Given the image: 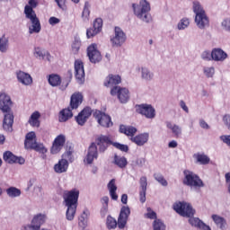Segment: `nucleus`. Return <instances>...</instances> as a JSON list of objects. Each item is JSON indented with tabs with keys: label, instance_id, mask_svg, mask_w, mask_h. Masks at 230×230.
I'll return each mask as SVG.
<instances>
[{
	"label": "nucleus",
	"instance_id": "b1692460",
	"mask_svg": "<svg viewBox=\"0 0 230 230\" xmlns=\"http://www.w3.org/2000/svg\"><path fill=\"white\" fill-rule=\"evenodd\" d=\"M4 161L9 164H13V163H18V164H24L25 160L22 157L15 156L12 152L7 151L4 153Z\"/></svg>",
	"mask_w": 230,
	"mask_h": 230
},
{
	"label": "nucleus",
	"instance_id": "f3484780",
	"mask_svg": "<svg viewBox=\"0 0 230 230\" xmlns=\"http://www.w3.org/2000/svg\"><path fill=\"white\" fill-rule=\"evenodd\" d=\"M95 159H98V147L96 146V144L93 143L89 146L88 152L84 161L85 164H93Z\"/></svg>",
	"mask_w": 230,
	"mask_h": 230
},
{
	"label": "nucleus",
	"instance_id": "412c9836",
	"mask_svg": "<svg viewBox=\"0 0 230 230\" xmlns=\"http://www.w3.org/2000/svg\"><path fill=\"white\" fill-rule=\"evenodd\" d=\"M16 78L19 84H22V85L28 86L33 84V78L31 77V75L24 71L16 72Z\"/></svg>",
	"mask_w": 230,
	"mask_h": 230
},
{
	"label": "nucleus",
	"instance_id": "cd10ccee",
	"mask_svg": "<svg viewBox=\"0 0 230 230\" xmlns=\"http://www.w3.org/2000/svg\"><path fill=\"white\" fill-rule=\"evenodd\" d=\"M120 82L121 76L111 74L106 77L104 81V85L105 87H112V89H114V87H116V85H119Z\"/></svg>",
	"mask_w": 230,
	"mask_h": 230
},
{
	"label": "nucleus",
	"instance_id": "3c124183",
	"mask_svg": "<svg viewBox=\"0 0 230 230\" xmlns=\"http://www.w3.org/2000/svg\"><path fill=\"white\" fill-rule=\"evenodd\" d=\"M93 28L100 33V31H102V28H103V20H102V18L95 19L93 21Z\"/></svg>",
	"mask_w": 230,
	"mask_h": 230
},
{
	"label": "nucleus",
	"instance_id": "2eb2a0df",
	"mask_svg": "<svg viewBox=\"0 0 230 230\" xmlns=\"http://www.w3.org/2000/svg\"><path fill=\"white\" fill-rule=\"evenodd\" d=\"M75 76L77 84H84L85 82V70L84 69V62L82 60L75 61Z\"/></svg>",
	"mask_w": 230,
	"mask_h": 230
},
{
	"label": "nucleus",
	"instance_id": "6e6552de",
	"mask_svg": "<svg viewBox=\"0 0 230 230\" xmlns=\"http://www.w3.org/2000/svg\"><path fill=\"white\" fill-rule=\"evenodd\" d=\"M182 184H184V186H189V188H192L193 190H200V188H204V181H202V179H200L197 173L190 170L183 171Z\"/></svg>",
	"mask_w": 230,
	"mask_h": 230
},
{
	"label": "nucleus",
	"instance_id": "4be33fe9",
	"mask_svg": "<svg viewBox=\"0 0 230 230\" xmlns=\"http://www.w3.org/2000/svg\"><path fill=\"white\" fill-rule=\"evenodd\" d=\"M228 58L229 55H227L224 49L220 48H215L212 49V60H214V62H226Z\"/></svg>",
	"mask_w": 230,
	"mask_h": 230
},
{
	"label": "nucleus",
	"instance_id": "f03ea898",
	"mask_svg": "<svg viewBox=\"0 0 230 230\" xmlns=\"http://www.w3.org/2000/svg\"><path fill=\"white\" fill-rule=\"evenodd\" d=\"M12 98L6 93H0V111L4 112L3 128L6 132H12L13 113L12 112Z\"/></svg>",
	"mask_w": 230,
	"mask_h": 230
},
{
	"label": "nucleus",
	"instance_id": "864d4df0",
	"mask_svg": "<svg viewBox=\"0 0 230 230\" xmlns=\"http://www.w3.org/2000/svg\"><path fill=\"white\" fill-rule=\"evenodd\" d=\"M99 31H97L96 29H94L93 27L89 28L86 30V37L87 39H93V37H96V35H98Z\"/></svg>",
	"mask_w": 230,
	"mask_h": 230
},
{
	"label": "nucleus",
	"instance_id": "5701e85b",
	"mask_svg": "<svg viewBox=\"0 0 230 230\" xmlns=\"http://www.w3.org/2000/svg\"><path fill=\"white\" fill-rule=\"evenodd\" d=\"M140 71V78L143 82H152L155 78V74L148 66L138 67Z\"/></svg>",
	"mask_w": 230,
	"mask_h": 230
},
{
	"label": "nucleus",
	"instance_id": "79ce46f5",
	"mask_svg": "<svg viewBox=\"0 0 230 230\" xmlns=\"http://www.w3.org/2000/svg\"><path fill=\"white\" fill-rule=\"evenodd\" d=\"M8 48H10V41L8 40V38L2 36L0 38V52L6 53L8 51Z\"/></svg>",
	"mask_w": 230,
	"mask_h": 230
},
{
	"label": "nucleus",
	"instance_id": "bb28decb",
	"mask_svg": "<svg viewBox=\"0 0 230 230\" xmlns=\"http://www.w3.org/2000/svg\"><path fill=\"white\" fill-rule=\"evenodd\" d=\"M82 102H84V95H82L80 93H75L72 94L70 99V107L72 111H75L82 105Z\"/></svg>",
	"mask_w": 230,
	"mask_h": 230
},
{
	"label": "nucleus",
	"instance_id": "37998d69",
	"mask_svg": "<svg viewBox=\"0 0 230 230\" xmlns=\"http://www.w3.org/2000/svg\"><path fill=\"white\" fill-rule=\"evenodd\" d=\"M24 14H25L26 19H29L31 22L36 21L37 19H39L37 17V13H35V11L33 9H31L30 6L24 7Z\"/></svg>",
	"mask_w": 230,
	"mask_h": 230
},
{
	"label": "nucleus",
	"instance_id": "2f4dec72",
	"mask_svg": "<svg viewBox=\"0 0 230 230\" xmlns=\"http://www.w3.org/2000/svg\"><path fill=\"white\" fill-rule=\"evenodd\" d=\"M193 159L196 161V163L198 164H209V161H211V159L209 158V156H208L206 154L204 153H196L193 155Z\"/></svg>",
	"mask_w": 230,
	"mask_h": 230
},
{
	"label": "nucleus",
	"instance_id": "a211bd4d",
	"mask_svg": "<svg viewBox=\"0 0 230 230\" xmlns=\"http://www.w3.org/2000/svg\"><path fill=\"white\" fill-rule=\"evenodd\" d=\"M93 114V110L89 107L84 108L79 114L75 117L76 123L81 127H84L87 122V119L91 118Z\"/></svg>",
	"mask_w": 230,
	"mask_h": 230
},
{
	"label": "nucleus",
	"instance_id": "774afa93",
	"mask_svg": "<svg viewBox=\"0 0 230 230\" xmlns=\"http://www.w3.org/2000/svg\"><path fill=\"white\" fill-rule=\"evenodd\" d=\"M102 206H104L105 208H108L109 206V197L105 196L102 199Z\"/></svg>",
	"mask_w": 230,
	"mask_h": 230
},
{
	"label": "nucleus",
	"instance_id": "a878e982",
	"mask_svg": "<svg viewBox=\"0 0 230 230\" xmlns=\"http://www.w3.org/2000/svg\"><path fill=\"white\" fill-rule=\"evenodd\" d=\"M37 143V135L34 131H31L26 134L25 141H24V147L26 150H31L33 146H35Z\"/></svg>",
	"mask_w": 230,
	"mask_h": 230
},
{
	"label": "nucleus",
	"instance_id": "a18cd8bd",
	"mask_svg": "<svg viewBox=\"0 0 230 230\" xmlns=\"http://www.w3.org/2000/svg\"><path fill=\"white\" fill-rule=\"evenodd\" d=\"M153 230H166V225L161 219H155L153 222Z\"/></svg>",
	"mask_w": 230,
	"mask_h": 230
},
{
	"label": "nucleus",
	"instance_id": "c9c22d12",
	"mask_svg": "<svg viewBox=\"0 0 230 230\" xmlns=\"http://www.w3.org/2000/svg\"><path fill=\"white\" fill-rule=\"evenodd\" d=\"M40 113L39 111H34L28 123L31 125V127H36L37 128H39L40 127Z\"/></svg>",
	"mask_w": 230,
	"mask_h": 230
},
{
	"label": "nucleus",
	"instance_id": "aec40b11",
	"mask_svg": "<svg viewBox=\"0 0 230 230\" xmlns=\"http://www.w3.org/2000/svg\"><path fill=\"white\" fill-rule=\"evenodd\" d=\"M131 143L137 145V146H145L150 139V134L148 132L140 133L135 137H129Z\"/></svg>",
	"mask_w": 230,
	"mask_h": 230
},
{
	"label": "nucleus",
	"instance_id": "58836bf2",
	"mask_svg": "<svg viewBox=\"0 0 230 230\" xmlns=\"http://www.w3.org/2000/svg\"><path fill=\"white\" fill-rule=\"evenodd\" d=\"M48 80L49 85H51L52 87H58V85L62 84V78H60V75L57 74L49 75Z\"/></svg>",
	"mask_w": 230,
	"mask_h": 230
},
{
	"label": "nucleus",
	"instance_id": "72a5a7b5",
	"mask_svg": "<svg viewBox=\"0 0 230 230\" xmlns=\"http://www.w3.org/2000/svg\"><path fill=\"white\" fill-rule=\"evenodd\" d=\"M166 128L172 130V134L179 137L182 135V128L181 126L172 123L171 121L165 122Z\"/></svg>",
	"mask_w": 230,
	"mask_h": 230
},
{
	"label": "nucleus",
	"instance_id": "0e129e2a",
	"mask_svg": "<svg viewBox=\"0 0 230 230\" xmlns=\"http://www.w3.org/2000/svg\"><path fill=\"white\" fill-rule=\"evenodd\" d=\"M139 197L140 202H142V204H144V202H146V190H140Z\"/></svg>",
	"mask_w": 230,
	"mask_h": 230
},
{
	"label": "nucleus",
	"instance_id": "603ef678",
	"mask_svg": "<svg viewBox=\"0 0 230 230\" xmlns=\"http://www.w3.org/2000/svg\"><path fill=\"white\" fill-rule=\"evenodd\" d=\"M201 58L206 62H211V60H213V50L211 52H209L208 50L203 51L201 53Z\"/></svg>",
	"mask_w": 230,
	"mask_h": 230
},
{
	"label": "nucleus",
	"instance_id": "0eeeda50",
	"mask_svg": "<svg viewBox=\"0 0 230 230\" xmlns=\"http://www.w3.org/2000/svg\"><path fill=\"white\" fill-rule=\"evenodd\" d=\"M95 144L97 146H99L100 152H105L109 145H112L114 148L120 150V152H128V146L118 142H112L111 141V137L103 135H101L96 138Z\"/></svg>",
	"mask_w": 230,
	"mask_h": 230
},
{
	"label": "nucleus",
	"instance_id": "9b49d317",
	"mask_svg": "<svg viewBox=\"0 0 230 230\" xmlns=\"http://www.w3.org/2000/svg\"><path fill=\"white\" fill-rule=\"evenodd\" d=\"M93 118H95L97 123H99V125L104 128H109L113 125L111 116L105 112L95 111L93 113Z\"/></svg>",
	"mask_w": 230,
	"mask_h": 230
},
{
	"label": "nucleus",
	"instance_id": "f8f14e48",
	"mask_svg": "<svg viewBox=\"0 0 230 230\" xmlns=\"http://www.w3.org/2000/svg\"><path fill=\"white\" fill-rule=\"evenodd\" d=\"M111 96H118L120 103H127L130 99V93L127 88H121L119 86H115L111 90Z\"/></svg>",
	"mask_w": 230,
	"mask_h": 230
},
{
	"label": "nucleus",
	"instance_id": "7ed1b4c3",
	"mask_svg": "<svg viewBox=\"0 0 230 230\" xmlns=\"http://www.w3.org/2000/svg\"><path fill=\"white\" fill-rule=\"evenodd\" d=\"M78 197H80V190L78 189L66 190L63 193L64 203L67 208L66 218L70 222L75 220V215H76V208H78Z\"/></svg>",
	"mask_w": 230,
	"mask_h": 230
},
{
	"label": "nucleus",
	"instance_id": "6ab92c4d",
	"mask_svg": "<svg viewBox=\"0 0 230 230\" xmlns=\"http://www.w3.org/2000/svg\"><path fill=\"white\" fill-rule=\"evenodd\" d=\"M33 57L38 60H48V62H51V60L53 59L51 54H49V52L46 51L40 47H34Z\"/></svg>",
	"mask_w": 230,
	"mask_h": 230
},
{
	"label": "nucleus",
	"instance_id": "9d476101",
	"mask_svg": "<svg viewBox=\"0 0 230 230\" xmlns=\"http://www.w3.org/2000/svg\"><path fill=\"white\" fill-rule=\"evenodd\" d=\"M46 214H37L35 215L31 224L25 225L24 229L25 230H40V226H44L46 224Z\"/></svg>",
	"mask_w": 230,
	"mask_h": 230
},
{
	"label": "nucleus",
	"instance_id": "49530a36",
	"mask_svg": "<svg viewBox=\"0 0 230 230\" xmlns=\"http://www.w3.org/2000/svg\"><path fill=\"white\" fill-rule=\"evenodd\" d=\"M203 73L207 78H213V76H215V66H205Z\"/></svg>",
	"mask_w": 230,
	"mask_h": 230
},
{
	"label": "nucleus",
	"instance_id": "e433bc0d",
	"mask_svg": "<svg viewBox=\"0 0 230 230\" xmlns=\"http://www.w3.org/2000/svg\"><path fill=\"white\" fill-rule=\"evenodd\" d=\"M31 26H29V33L30 35H33V33H40V30L42 27L40 26V21L39 19L31 21Z\"/></svg>",
	"mask_w": 230,
	"mask_h": 230
},
{
	"label": "nucleus",
	"instance_id": "423d86ee",
	"mask_svg": "<svg viewBox=\"0 0 230 230\" xmlns=\"http://www.w3.org/2000/svg\"><path fill=\"white\" fill-rule=\"evenodd\" d=\"M128 217H130V208L123 206L120 209L118 222L114 217L109 216L107 217V226L109 229H114L118 226L119 229H124L125 226H127Z\"/></svg>",
	"mask_w": 230,
	"mask_h": 230
},
{
	"label": "nucleus",
	"instance_id": "6e6d98bb",
	"mask_svg": "<svg viewBox=\"0 0 230 230\" xmlns=\"http://www.w3.org/2000/svg\"><path fill=\"white\" fill-rule=\"evenodd\" d=\"M139 184H140V190L146 191V186H148V181L146 176H142L140 178Z\"/></svg>",
	"mask_w": 230,
	"mask_h": 230
},
{
	"label": "nucleus",
	"instance_id": "4d7b16f0",
	"mask_svg": "<svg viewBox=\"0 0 230 230\" xmlns=\"http://www.w3.org/2000/svg\"><path fill=\"white\" fill-rule=\"evenodd\" d=\"M146 218H150V220H158L157 214L150 208H147V213L146 214Z\"/></svg>",
	"mask_w": 230,
	"mask_h": 230
},
{
	"label": "nucleus",
	"instance_id": "052dcab7",
	"mask_svg": "<svg viewBox=\"0 0 230 230\" xmlns=\"http://www.w3.org/2000/svg\"><path fill=\"white\" fill-rule=\"evenodd\" d=\"M59 23H60V19H58L55 16H52L49 19V24H50V26H55Z\"/></svg>",
	"mask_w": 230,
	"mask_h": 230
},
{
	"label": "nucleus",
	"instance_id": "de8ad7c7",
	"mask_svg": "<svg viewBox=\"0 0 230 230\" xmlns=\"http://www.w3.org/2000/svg\"><path fill=\"white\" fill-rule=\"evenodd\" d=\"M31 150H35V152H40V154H46L48 152V148L43 144H38L37 142Z\"/></svg>",
	"mask_w": 230,
	"mask_h": 230
},
{
	"label": "nucleus",
	"instance_id": "c756f323",
	"mask_svg": "<svg viewBox=\"0 0 230 230\" xmlns=\"http://www.w3.org/2000/svg\"><path fill=\"white\" fill-rule=\"evenodd\" d=\"M119 132L121 134H125L128 136V137H135L137 128H136L134 126L120 125Z\"/></svg>",
	"mask_w": 230,
	"mask_h": 230
},
{
	"label": "nucleus",
	"instance_id": "a19ab883",
	"mask_svg": "<svg viewBox=\"0 0 230 230\" xmlns=\"http://www.w3.org/2000/svg\"><path fill=\"white\" fill-rule=\"evenodd\" d=\"M190 21L188 17L181 18L177 23V30L182 31L188 28H190Z\"/></svg>",
	"mask_w": 230,
	"mask_h": 230
},
{
	"label": "nucleus",
	"instance_id": "bf43d9fd",
	"mask_svg": "<svg viewBox=\"0 0 230 230\" xmlns=\"http://www.w3.org/2000/svg\"><path fill=\"white\" fill-rule=\"evenodd\" d=\"M219 139L226 145V146H230V135H222L219 137Z\"/></svg>",
	"mask_w": 230,
	"mask_h": 230
},
{
	"label": "nucleus",
	"instance_id": "1a4fd4ad",
	"mask_svg": "<svg viewBox=\"0 0 230 230\" xmlns=\"http://www.w3.org/2000/svg\"><path fill=\"white\" fill-rule=\"evenodd\" d=\"M112 48H121L124 42L127 41V34L119 27L114 28V33L110 38Z\"/></svg>",
	"mask_w": 230,
	"mask_h": 230
},
{
	"label": "nucleus",
	"instance_id": "4c0bfd02",
	"mask_svg": "<svg viewBox=\"0 0 230 230\" xmlns=\"http://www.w3.org/2000/svg\"><path fill=\"white\" fill-rule=\"evenodd\" d=\"M113 164H115L119 168H125L127 164H128V162L127 161V158L125 156L114 155Z\"/></svg>",
	"mask_w": 230,
	"mask_h": 230
},
{
	"label": "nucleus",
	"instance_id": "ddd939ff",
	"mask_svg": "<svg viewBox=\"0 0 230 230\" xmlns=\"http://www.w3.org/2000/svg\"><path fill=\"white\" fill-rule=\"evenodd\" d=\"M137 112L145 116L147 119H154L155 118V108L151 104H140L137 106Z\"/></svg>",
	"mask_w": 230,
	"mask_h": 230
},
{
	"label": "nucleus",
	"instance_id": "c03bdc74",
	"mask_svg": "<svg viewBox=\"0 0 230 230\" xmlns=\"http://www.w3.org/2000/svg\"><path fill=\"white\" fill-rule=\"evenodd\" d=\"M91 15V4L89 2L84 3V6L82 13V17L84 21H89V16Z\"/></svg>",
	"mask_w": 230,
	"mask_h": 230
},
{
	"label": "nucleus",
	"instance_id": "393cba45",
	"mask_svg": "<svg viewBox=\"0 0 230 230\" xmlns=\"http://www.w3.org/2000/svg\"><path fill=\"white\" fill-rule=\"evenodd\" d=\"M67 170H69V161L66 158L58 160V162L54 164V172L56 173H66Z\"/></svg>",
	"mask_w": 230,
	"mask_h": 230
},
{
	"label": "nucleus",
	"instance_id": "5fc2aeb1",
	"mask_svg": "<svg viewBox=\"0 0 230 230\" xmlns=\"http://www.w3.org/2000/svg\"><path fill=\"white\" fill-rule=\"evenodd\" d=\"M155 179L161 184L162 186H168V181L164 179V176L162 174H155Z\"/></svg>",
	"mask_w": 230,
	"mask_h": 230
},
{
	"label": "nucleus",
	"instance_id": "680f3d73",
	"mask_svg": "<svg viewBox=\"0 0 230 230\" xmlns=\"http://www.w3.org/2000/svg\"><path fill=\"white\" fill-rule=\"evenodd\" d=\"M25 6H29L31 10L36 6H39V1L37 0H29L28 4Z\"/></svg>",
	"mask_w": 230,
	"mask_h": 230
},
{
	"label": "nucleus",
	"instance_id": "e2e57ef3",
	"mask_svg": "<svg viewBox=\"0 0 230 230\" xmlns=\"http://www.w3.org/2000/svg\"><path fill=\"white\" fill-rule=\"evenodd\" d=\"M199 127L205 130H209V124L204 119H199Z\"/></svg>",
	"mask_w": 230,
	"mask_h": 230
},
{
	"label": "nucleus",
	"instance_id": "8fccbe9b",
	"mask_svg": "<svg viewBox=\"0 0 230 230\" xmlns=\"http://www.w3.org/2000/svg\"><path fill=\"white\" fill-rule=\"evenodd\" d=\"M82 46V41L79 39H75L72 43V52L76 55L78 51H80V48Z\"/></svg>",
	"mask_w": 230,
	"mask_h": 230
},
{
	"label": "nucleus",
	"instance_id": "dca6fc26",
	"mask_svg": "<svg viewBox=\"0 0 230 230\" xmlns=\"http://www.w3.org/2000/svg\"><path fill=\"white\" fill-rule=\"evenodd\" d=\"M66 145V135L60 134L54 139L50 149L51 154H58Z\"/></svg>",
	"mask_w": 230,
	"mask_h": 230
},
{
	"label": "nucleus",
	"instance_id": "473e14b6",
	"mask_svg": "<svg viewBox=\"0 0 230 230\" xmlns=\"http://www.w3.org/2000/svg\"><path fill=\"white\" fill-rule=\"evenodd\" d=\"M71 118H73V111L71 108H66L59 112L58 121L60 123H66V121L71 119Z\"/></svg>",
	"mask_w": 230,
	"mask_h": 230
},
{
	"label": "nucleus",
	"instance_id": "c85d7f7f",
	"mask_svg": "<svg viewBox=\"0 0 230 230\" xmlns=\"http://www.w3.org/2000/svg\"><path fill=\"white\" fill-rule=\"evenodd\" d=\"M211 218L213 222L216 224L217 227H218L221 230L227 229V221L226 220V218L217 214H213L211 216Z\"/></svg>",
	"mask_w": 230,
	"mask_h": 230
},
{
	"label": "nucleus",
	"instance_id": "f704fd0d",
	"mask_svg": "<svg viewBox=\"0 0 230 230\" xmlns=\"http://www.w3.org/2000/svg\"><path fill=\"white\" fill-rule=\"evenodd\" d=\"M90 215H91V212H89L88 209H85L83 211V213L79 217V226L82 227V229H85V227H87Z\"/></svg>",
	"mask_w": 230,
	"mask_h": 230
},
{
	"label": "nucleus",
	"instance_id": "09e8293b",
	"mask_svg": "<svg viewBox=\"0 0 230 230\" xmlns=\"http://www.w3.org/2000/svg\"><path fill=\"white\" fill-rule=\"evenodd\" d=\"M221 28L224 31H227V33H230V18L226 17L221 22Z\"/></svg>",
	"mask_w": 230,
	"mask_h": 230
},
{
	"label": "nucleus",
	"instance_id": "f257e3e1",
	"mask_svg": "<svg viewBox=\"0 0 230 230\" xmlns=\"http://www.w3.org/2000/svg\"><path fill=\"white\" fill-rule=\"evenodd\" d=\"M173 209L178 213V215H181V217H187V218H189V224H190L192 227H197V229L201 230H211V227L203 223L200 218L193 217V215H195V209H193V207H191V204L189 202H176L173 205Z\"/></svg>",
	"mask_w": 230,
	"mask_h": 230
},
{
	"label": "nucleus",
	"instance_id": "ea45409f",
	"mask_svg": "<svg viewBox=\"0 0 230 230\" xmlns=\"http://www.w3.org/2000/svg\"><path fill=\"white\" fill-rule=\"evenodd\" d=\"M6 194L10 199H17V197H21V189H17V187H9L6 189Z\"/></svg>",
	"mask_w": 230,
	"mask_h": 230
},
{
	"label": "nucleus",
	"instance_id": "4468645a",
	"mask_svg": "<svg viewBox=\"0 0 230 230\" xmlns=\"http://www.w3.org/2000/svg\"><path fill=\"white\" fill-rule=\"evenodd\" d=\"M87 57L92 64H98L102 61V53L98 50V45L93 43L87 48Z\"/></svg>",
	"mask_w": 230,
	"mask_h": 230
},
{
	"label": "nucleus",
	"instance_id": "69168bd1",
	"mask_svg": "<svg viewBox=\"0 0 230 230\" xmlns=\"http://www.w3.org/2000/svg\"><path fill=\"white\" fill-rule=\"evenodd\" d=\"M180 107L181 109H182V111H184V112H186L187 114L190 112V109L188 108V106L186 105V102L184 101H181L180 102Z\"/></svg>",
	"mask_w": 230,
	"mask_h": 230
},
{
	"label": "nucleus",
	"instance_id": "7c9ffc66",
	"mask_svg": "<svg viewBox=\"0 0 230 230\" xmlns=\"http://www.w3.org/2000/svg\"><path fill=\"white\" fill-rule=\"evenodd\" d=\"M109 193L112 200H118V186H116V179H111L107 185Z\"/></svg>",
	"mask_w": 230,
	"mask_h": 230
},
{
	"label": "nucleus",
	"instance_id": "13d9d810",
	"mask_svg": "<svg viewBox=\"0 0 230 230\" xmlns=\"http://www.w3.org/2000/svg\"><path fill=\"white\" fill-rule=\"evenodd\" d=\"M59 8H61V10H65L66 9V0H55ZM73 3H80V0H72Z\"/></svg>",
	"mask_w": 230,
	"mask_h": 230
},
{
	"label": "nucleus",
	"instance_id": "338daca9",
	"mask_svg": "<svg viewBox=\"0 0 230 230\" xmlns=\"http://www.w3.org/2000/svg\"><path fill=\"white\" fill-rule=\"evenodd\" d=\"M226 182L227 184L228 193H230V172L225 174Z\"/></svg>",
	"mask_w": 230,
	"mask_h": 230
},
{
	"label": "nucleus",
	"instance_id": "39448f33",
	"mask_svg": "<svg viewBox=\"0 0 230 230\" xmlns=\"http://www.w3.org/2000/svg\"><path fill=\"white\" fill-rule=\"evenodd\" d=\"M134 14L143 22H152V14L150 10L152 7L147 0H140L138 4H132Z\"/></svg>",
	"mask_w": 230,
	"mask_h": 230
},
{
	"label": "nucleus",
	"instance_id": "20e7f679",
	"mask_svg": "<svg viewBox=\"0 0 230 230\" xmlns=\"http://www.w3.org/2000/svg\"><path fill=\"white\" fill-rule=\"evenodd\" d=\"M192 12L195 15L194 22L199 30H206V28H209V16H208V13L200 2L194 1L192 3Z\"/></svg>",
	"mask_w": 230,
	"mask_h": 230
}]
</instances>
